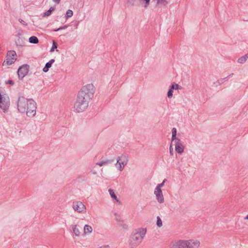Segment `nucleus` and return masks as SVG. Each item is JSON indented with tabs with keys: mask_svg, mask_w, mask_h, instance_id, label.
<instances>
[{
	"mask_svg": "<svg viewBox=\"0 0 248 248\" xmlns=\"http://www.w3.org/2000/svg\"><path fill=\"white\" fill-rule=\"evenodd\" d=\"M29 41L30 43L32 44H37L39 42L37 37L34 36L30 37Z\"/></svg>",
	"mask_w": 248,
	"mask_h": 248,
	"instance_id": "nucleus-19",
	"label": "nucleus"
},
{
	"mask_svg": "<svg viewBox=\"0 0 248 248\" xmlns=\"http://www.w3.org/2000/svg\"><path fill=\"white\" fill-rule=\"evenodd\" d=\"M73 209L79 213H85L86 212L85 205L80 201H76L73 203Z\"/></svg>",
	"mask_w": 248,
	"mask_h": 248,
	"instance_id": "nucleus-8",
	"label": "nucleus"
},
{
	"mask_svg": "<svg viewBox=\"0 0 248 248\" xmlns=\"http://www.w3.org/2000/svg\"><path fill=\"white\" fill-rule=\"evenodd\" d=\"M17 59V54L16 51L14 50H9L7 52L6 55V59L5 60L2 65H11L13 64Z\"/></svg>",
	"mask_w": 248,
	"mask_h": 248,
	"instance_id": "nucleus-6",
	"label": "nucleus"
},
{
	"mask_svg": "<svg viewBox=\"0 0 248 248\" xmlns=\"http://www.w3.org/2000/svg\"><path fill=\"white\" fill-rule=\"evenodd\" d=\"M156 224L159 227H160L162 226V220L159 217H157Z\"/></svg>",
	"mask_w": 248,
	"mask_h": 248,
	"instance_id": "nucleus-28",
	"label": "nucleus"
},
{
	"mask_svg": "<svg viewBox=\"0 0 248 248\" xmlns=\"http://www.w3.org/2000/svg\"><path fill=\"white\" fill-rule=\"evenodd\" d=\"M111 161L110 160H107L105 161H101L100 162H99V163H97L96 164L99 165V166L101 167L104 165H108V164L111 163Z\"/></svg>",
	"mask_w": 248,
	"mask_h": 248,
	"instance_id": "nucleus-23",
	"label": "nucleus"
},
{
	"mask_svg": "<svg viewBox=\"0 0 248 248\" xmlns=\"http://www.w3.org/2000/svg\"><path fill=\"white\" fill-rule=\"evenodd\" d=\"M66 28H67V26H64L63 27H60L59 28L55 30L54 31H58L59 30L65 29Z\"/></svg>",
	"mask_w": 248,
	"mask_h": 248,
	"instance_id": "nucleus-31",
	"label": "nucleus"
},
{
	"mask_svg": "<svg viewBox=\"0 0 248 248\" xmlns=\"http://www.w3.org/2000/svg\"><path fill=\"white\" fill-rule=\"evenodd\" d=\"M175 142V151L179 154H182L184 151V146L180 139H177Z\"/></svg>",
	"mask_w": 248,
	"mask_h": 248,
	"instance_id": "nucleus-12",
	"label": "nucleus"
},
{
	"mask_svg": "<svg viewBox=\"0 0 248 248\" xmlns=\"http://www.w3.org/2000/svg\"><path fill=\"white\" fill-rule=\"evenodd\" d=\"M54 10H55V8L52 7H50V9L48 11H46V12H45L44 13L43 16L46 17V16H49L51 14L52 12L53 11H54Z\"/></svg>",
	"mask_w": 248,
	"mask_h": 248,
	"instance_id": "nucleus-20",
	"label": "nucleus"
},
{
	"mask_svg": "<svg viewBox=\"0 0 248 248\" xmlns=\"http://www.w3.org/2000/svg\"><path fill=\"white\" fill-rule=\"evenodd\" d=\"M147 230L146 228H139L135 230L132 233L130 238V245L132 248L139 246L142 241Z\"/></svg>",
	"mask_w": 248,
	"mask_h": 248,
	"instance_id": "nucleus-2",
	"label": "nucleus"
},
{
	"mask_svg": "<svg viewBox=\"0 0 248 248\" xmlns=\"http://www.w3.org/2000/svg\"><path fill=\"white\" fill-rule=\"evenodd\" d=\"M177 129L175 128L172 129V141H175L178 138H176Z\"/></svg>",
	"mask_w": 248,
	"mask_h": 248,
	"instance_id": "nucleus-21",
	"label": "nucleus"
},
{
	"mask_svg": "<svg viewBox=\"0 0 248 248\" xmlns=\"http://www.w3.org/2000/svg\"><path fill=\"white\" fill-rule=\"evenodd\" d=\"M10 105V98L6 94L0 93V108L4 113L8 112Z\"/></svg>",
	"mask_w": 248,
	"mask_h": 248,
	"instance_id": "nucleus-5",
	"label": "nucleus"
},
{
	"mask_svg": "<svg viewBox=\"0 0 248 248\" xmlns=\"http://www.w3.org/2000/svg\"><path fill=\"white\" fill-rule=\"evenodd\" d=\"M173 90L174 89H171V87L170 86L167 93V96L169 98H170L172 97Z\"/></svg>",
	"mask_w": 248,
	"mask_h": 248,
	"instance_id": "nucleus-25",
	"label": "nucleus"
},
{
	"mask_svg": "<svg viewBox=\"0 0 248 248\" xmlns=\"http://www.w3.org/2000/svg\"><path fill=\"white\" fill-rule=\"evenodd\" d=\"M94 92L95 88L93 85L88 84L82 87L78 95L89 102L93 97Z\"/></svg>",
	"mask_w": 248,
	"mask_h": 248,
	"instance_id": "nucleus-3",
	"label": "nucleus"
},
{
	"mask_svg": "<svg viewBox=\"0 0 248 248\" xmlns=\"http://www.w3.org/2000/svg\"><path fill=\"white\" fill-rule=\"evenodd\" d=\"M19 21L21 24H22V25H23L24 26L27 25V24L26 23V22L25 21H24L23 20H22V19H19Z\"/></svg>",
	"mask_w": 248,
	"mask_h": 248,
	"instance_id": "nucleus-32",
	"label": "nucleus"
},
{
	"mask_svg": "<svg viewBox=\"0 0 248 248\" xmlns=\"http://www.w3.org/2000/svg\"><path fill=\"white\" fill-rule=\"evenodd\" d=\"M16 104L17 109L20 113H25L26 116L30 118H33L36 115L37 105L33 99L20 96Z\"/></svg>",
	"mask_w": 248,
	"mask_h": 248,
	"instance_id": "nucleus-1",
	"label": "nucleus"
},
{
	"mask_svg": "<svg viewBox=\"0 0 248 248\" xmlns=\"http://www.w3.org/2000/svg\"><path fill=\"white\" fill-rule=\"evenodd\" d=\"M165 182V180H164L162 182V183L159 184L157 185V186H156L155 189H158V190H161V188L164 186Z\"/></svg>",
	"mask_w": 248,
	"mask_h": 248,
	"instance_id": "nucleus-26",
	"label": "nucleus"
},
{
	"mask_svg": "<svg viewBox=\"0 0 248 248\" xmlns=\"http://www.w3.org/2000/svg\"><path fill=\"white\" fill-rule=\"evenodd\" d=\"M60 0H53V1H54L55 2L57 3H60Z\"/></svg>",
	"mask_w": 248,
	"mask_h": 248,
	"instance_id": "nucleus-36",
	"label": "nucleus"
},
{
	"mask_svg": "<svg viewBox=\"0 0 248 248\" xmlns=\"http://www.w3.org/2000/svg\"><path fill=\"white\" fill-rule=\"evenodd\" d=\"M248 58V54L245 55V56H242L240 58H239L237 60L238 63H244L246 62L247 59Z\"/></svg>",
	"mask_w": 248,
	"mask_h": 248,
	"instance_id": "nucleus-18",
	"label": "nucleus"
},
{
	"mask_svg": "<svg viewBox=\"0 0 248 248\" xmlns=\"http://www.w3.org/2000/svg\"><path fill=\"white\" fill-rule=\"evenodd\" d=\"M115 219L118 223H119L120 225H122L123 223V220L120 216L117 214H115Z\"/></svg>",
	"mask_w": 248,
	"mask_h": 248,
	"instance_id": "nucleus-22",
	"label": "nucleus"
},
{
	"mask_svg": "<svg viewBox=\"0 0 248 248\" xmlns=\"http://www.w3.org/2000/svg\"><path fill=\"white\" fill-rule=\"evenodd\" d=\"M7 83H8L11 85H13L14 82L12 80H9L7 82Z\"/></svg>",
	"mask_w": 248,
	"mask_h": 248,
	"instance_id": "nucleus-35",
	"label": "nucleus"
},
{
	"mask_svg": "<svg viewBox=\"0 0 248 248\" xmlns=\"http://www.w3.org/2000/svg\"><path fill=\"white\" fill-rule=\"evenodd\" d=\"M200 242L198 240L189 239L187 240V248H199Z\"/></svg>",
	"mask_w": 248,
	"mask_h": 248,
	"instance_id": "nucleus-11",
	"label": "nucleus"
},
{
	"mask_svg": "<svg viewBox=\"0 0 248 248\" xmlns=\"http://www.w3.org/2000/svg\"><path fill=\"white\" fill-rule=\"evenodd\" d=\"M84 234L87 235L90 234L93 232L92 227L89 225H85L83 228Z\"/></svg>",
	"mask_w": 248,
	"mask_h": 248,
	"instance_id": "nucleus-15",
	"label": "nucleus"
},
{
	"mask_svg": "<svg viewBox=\"0 0 248 248\" xmlns=\"http://www.w3.org/2000/svg\"><path fill=\"white\" fill-rule=\"evenodd\" d=\"M128 162V157L124 155H122L121 156L118 157L117 159V163L116 164V167L120 171H122L125 166L127 164Z\"/></svg>",
	"mask_w": 248,
	"mask_h": 248,
	"instance_id": "nucleus-7",
	"label": "nucleus"
},
{
	"mask_svg": "<svg viewBox=\"0 0 248 248\" xmlns=\"http://www.w3.org/2000/svg\"><path fill=\"white\" fill-rule=\"evenodd\" d=\"M55 62L54 59H51L46 64L45 67L43 68V71L44 72H47L49 68H50L52 66V63Z\"/></svg>",
	"mask_w": 248,
	"mask_h": 248,
	"instance_id": "nucleus-16",
	"label": "nucleus"
},
{
	"mask_svg": "<svg viewBox=\"0 0 248 248\" xmlns=\"http://www.w3.org/2000/svg\"><path fill=\"white\" fill-rule=\"evenodd\" d=\"M29 69V66L28 64H24L21 66L17 71L19 78H23L28 73Z\"/></svg>",
	"mask_w": 248,
	"mask_h": 248,
	"instance_id": "nucleus-10",
	"label": "nucleus"
},
{
	"mask_svg": "<svg viewBox=\"0 0 248 248\" xmlns=\"http://www.w3.org/2000/svg\"><path fill=\"white\" fill-rule=\"evenodd\" d=\"M73 15V12L71 10H68L66 12V17L69 18L71 17Z\"/></svg>",
	"mask_w": 248,
	"mask_h": 248,
	"instance_id": "nucleus-27",
	"label": "nucleus"
},
{
	"mask_svg": "<svg viewBox=\"0 0 248 248\" xmlns=\"http://www.w3.org/2000/svg\"><path fill=\"white\" fill-rule=\"evenodd\" d=\"M154 194L158 202L162 203L164 202V196L161 190L155 189Z\"/></svg>",
	"mask_w": 248,
	"mask_h": 248,
	"instance_id": "nucleus-13",
	"label": "nucleus"
},
{
	"mask_svg": "<svg viewBox=\"0 0 248 248\" xmlns=\"http://www.w3.org/2000/svg\"><path fill=\"white\" fill-rule=\"evenodd\" d=\"M72 229L73 231V233L76 236H79L80 235L81 232L79 229L78 228L77 225H73L72 226Z\"/></svg>",
	"mask_w": 248,
	"mask_h": 248,
	"instance_id": "nucleus-17",
	"label": "nucleus"
},
{
	"mask_svg": "<svg viewBox=\"0 0 248 248\" xmlns=\"http://www.w3.org/2000/svg\"><path fill=\"white\" fill-rule=\"evenodd\" d=\"M108 192L109 193V194L111 197V198L113 200V201L114 202H118L119 203H120V202L119 201V199L117 198V197L113 189H109Z\"/></svg>",
	"mask_w": 248,
	"mask_h": 248,
	"instance_id": "nucleus-14",
	"label": "nucleus"
},
{
	"mask_svg": "<svg viewBox=\"0 0 248 248\" xmlns=\"http://www.w3.org/2000/svg\"><path fill=\"white\" fill-rule=\"evenodd\" d=\"M157 3L162 4L163 5H166L167 4V1L166 0H157Z\"/></svg>",
	"mask_w": 248,
	"mask_h": 248,
	"instance_id": "nucleus-30",
	"label": "nucleus"
},
{
	"mask_svg": "<svg viewBox=\"0 0 248 248\" xmlns=\"http://www.w3.org/2000/svg\"><path fill=\"white\" fill-rule=\"evenodd\" d=\"M245 220H248V215L244 218Z\"/></svg>",
	"mask_w": 248,
	"mask_h": 248,
	"instance_id": "nucleus-37",
	"label": "nucleus"
},
{
	"mask_svg": "<svg viewBox=\"0 0 248 248\" xmlns=\"http://www.w3.org/2000/svg\"><path fill=\"white\" fill-rule=\"evenodd\" d=\"M171 89H174V90H181L182 89V87L180 86L179 85H178V84H176L175 83H173V84H172V85H171Z\"/></svg>",
	"mask_w": 248,
	"mask_h": 248,
	"instance_id": "nucleus-24",
	"label": "nucleus"
},
{
	"mask_svg": "<svg viewBox=\"0 0 248 248\" xmlns=\"http://www.w3.org/2000/svg\"><path fill=\"white\" fill-rule=\"evenodd\" d=\"M57 48V44L55 42V41H53V45H52V47L51 48L50 51L51 52L54 51V49H56Z\"/></svg>",
	"mask_w": 248,
	"mask_h": 248,
	"instance_id": "nucleus-29",
	"label": "nucleus"
},
{
	"mask_svg": "<svg viewBox=\"0 0 248 248\" xmlns=\"http://www.w3.org/2000/svg\"><path fill=\"white\" fill-rule=\"evenodd\" d=\"M89 102V101L78 95L77 99L74 107V111L77 112H81L84 111L87 108Z\"/></svg>",
	"mask_w": 248,
	"mask_h": 248,
	"instance_id": "nucleus-4",
	"label": "nucleus"
},
{
	"mask_svg": "<svg viewBox=\"0 0 248 248\" xmlns=\"http://www.w3.org/2000/svg\"><path fill=\"white\" fill-rule=\"evenodd\" d=\"M170 155H173V148H172L171 146H170Z\"/></svg>",
	"mask_w": 248,
	"mask_h": 248,
	"instance_id": "nucleus-34",
	"label": "nucleus"
},
{
	"mask_svg": "<svg viewBox=\"0 0 248 248\" xmlns=\"http://www.w3.org/2000/svg\"><path fill=\"white\" fill-rule=\"evenodd\" d=\"M172 248H187V240H178L171 242Z\"/></svg>",
	"mask_w": 248,
	"mask_h": 248,
	"instance_id": "nucleus-9",
	"label": "nucleus"
},
{
	"mask_svg": "<svg viewBox=\"0 0 248 248\" xmlns=\"http://www.w3.org/2000/svg\"><path fill=\"white\" fill-rule=\"evenodd\" d=\"M97 248H109L108 245H103L102 246L99 247Z\"/></svg>",
	"mask_w": 248,
	"mask_h": 248,
	"instance_id": "nucleus-33",
	"label": "nucleus"
}]
</instances>
